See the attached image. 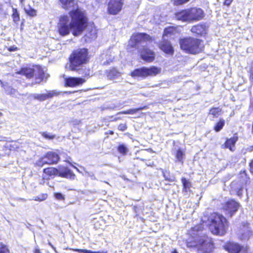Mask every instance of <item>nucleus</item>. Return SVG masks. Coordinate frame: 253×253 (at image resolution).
Here are the masks:
<instances>
[{
  "label": "nucleus",
  "instance_id": "1",
  "mask_svg": "<svg viewBox=\"0 0 253 253\" xmlns=\"http://www.w3.org/2000/svg\"><path fill=\"white\" fill-rule=\"evenodd\" d=\"M70 17H60L57 24L59 34L63 37L69 35L71 31L75 36L80 35L86 26L87 19L82 11H70Z\"/></svg>",
  "mask_w": 253,
  "mask_h": 253
},
{
  "label": "nucleus",
  "instance_id": "2",
  "mask_svg": "<svg viewBox=\"0 0 253 253\" xmlns=\"http://www.w3.org/2000/svg\"><path fill=\"white\" fill-rule=\"evenodd\" d=\"M203 227L198 225L193 227L190 231L191 239L187 242L189 248H196L202 253H210L213 249V244L211 238L203 233Z\"/></svg>",
  "mask_w": 253,
  "mask_h": 253
},
{
  "label": "nucleus",
  "instance_id": "3",
  "mask_svg": "<svg viewBox=\"0 0 253 253\" xmlns=\"http://www.w3.org/2000/svg\"><path fill=\"white\" fill-rule=\"evenodd\" d=\"M151 40L150 37L144 33H137L131 36L129 42L128 46L139 48V44L143 47L142 49H139L142 59L147 62H151L154 59L155 54L152 50L145 47L144 43Z\"/></svg>",
  "mask_w": 253,
  "mask_h": 253
},
{
  "label": "nucleus",
  "instance_id": "4",
  "mask_svg": "<svg viewBox=\"0 0 253 253\" xmlns=\"http://www.w3.org/2000/svg\"><path fill=\"white\" fill-rule=\"evenodd\" d=\"M210 229L215 235H223L228 227L226 219L221 214L216 212L212 213L209 218Z\"/></svg>",
  "mask_w": 253,
  "mask_h": 253
},
{
  "label": "nucleus",
  "instance_id": "5",
  "mask_svg": "<svg viewBox=\"0 0 253 253\" xmlns=\"http://www.w3.org/2000/svg\"><path fill=\"white\" fill-rule=\"evenodd\" d=\"M204 16V11L197 7L182 10L175 14L177 20L189 22L201 20Z\"/></svg>",
  "mask_w": 253,
  "mask_h": 253
},
{
  "label": "nucleus",
  "instance_id": "6",
  "mask_svg": "<svg viewBox=\"0 0 253 253\" xmlns=\"http://www.w3.org/2000/svg\"><path fill=\"white\" fill-rule=\"evenodd\" d=\"M88 60V53L86 48L77 49L73 52L70 57V68L72 71L78 70L77 67L86 63Z\"/></svg>",
  "mask_w": 253,
  "mask_h": 253
},
{
  "label": "nucleus",
  "instance_id": "7",
  "mask_svg": "<svg viewBox=\"0 0 253 253\" xmlns=\"http://www.w3.org/2000/svg\"><path fill=\"white\" fill-rule=\"evenodd\" d=\"M180 44L182 49L191 54L199 53L204 47L201 40L192 38L181 40Z\"/></svg>",
  "mask_w": 253,
  "mask_h": 253
},
{
  "label": "nucleus",
  "instance_id": "8",
  "mask_svg": "<svg viewBox=\"0 0 253 253\" xmlns=\"http://www.w3.org/2000/svg\"><path fill=\"white\" fill-rule=\"evenodd\" d=\"M16 74H19L25 76L27 78H31L35 76V82L37 84L40 83L43 79L44 73L42 68L39 66L34 68H24Z\"/></svg>",
  "mask_w": 253,
  "mask_h": 253
},
{
  "label": "nucleus",
  "instance_id": "9",
  "mask_svg": "<svg viewBox=\"0 0 253 253\" xmlns=\"http://www.w3.org/2000/svg\"><path fill=\"white\" fill-rule=\"evenodd\" d=\"M161 69L155 66L150 68L142 67L134 70L130 73L132 77L146 78L148 76H155L160 73Z\"/></svg>",
  "mask_w": 253,
  "mask_h": 253
},
{
  "label": "nucleus",
  "instance_id": "10",
  "mask_svg": "<svg viewBox=\"0 0 253 253\" xmlns=\"http://www.w3.org/2000/svg\"><path fill=\"white\" fill-rule=\"evenodd\" d=\"M59 160L58 154L55 152H48L44 157L40 158L36 162V165L40 167H42L45 164L52 165L56 164Z\"/></svg>",
  "mask_w": 253,
  "mask_h": 253
},
{
  "label": "nucleus",
  "instance_id": "11",
  "mask_svg": "<svg viewBox=\"0 0 253 253\" xmlns=\"http://www.w3.org/2000/svg\"><path fill=\"white\" fill-rule=\"evenodd\" d=\"M239 206V204L235 201L230 200L223 205L222 210L226 216L232 217L238 210Z\"/></svg>",
  "mask_w": 253,
  "mask_h": 253
},
{
  "label": "nucleus",
  "instance_id": "12",
  "mask_svg": "<svg viewBox=\"0 0 253 253\" xmlns=\"http://www.w3.org/2000/svg\"><path fill=\"white\" fill-rule=\"evenodd\" d=\"M123 5V0H109L108 10L110 14L116 15L121 11Z\"/></svg>",
  "mask_w": 253,
  "mask_h": 253
},
{
  "label": "nucleus",
  "instance_id": "13",
  "mask_svg": "<svg viewBox=\"0 0 253 253\" xmlns=\"http://www.w3.org/2000/svg\"><path fill=\"white\" fill-rule=\"evenodd\" d=\"M59 1L64 9L70 10V11H81L78 8L77 0H59Z\"/></svg>",
  "mask_w": 253,
  "mask_h": 253
},
{
  "label": "nucleus",
  "instance_id": "14",
  "mask_svg": "<svg viewBox=\"0 0 253 253\" xmlns=\"http://www.w3.org/2000/svg\"><path fill=\"white\" fill-rule=\"evenodd\" d=\"M85 80L81 78L69 77L65 78V85L70 87H75L82 84Z\"/></svg>",
  "mask_w": 253,
  "mask_h": 253
},
{
  "label": "nucleus",
  "instance_id": "15",
  "mask_svg": "<svg viewBox=\"0 0 253 253\" xmlns=\"http://www.w3.org/2000/svg\"><path fill=\"white\" fill-rule=\"evenodd\" d=\"M164 41L161 43L160 47L166 53L172 54L173 49L169 42L166 39H163Z\"/></svg>",
  "mask_w": 253,
  "mask_h": 253
},
{
  "label": "nucleus",
  "instance_id": "16",
  "mask_svg": "<svg viewBox=\"0 0 253 253\" xmlns=\"http://www.w3.org/2000/svg\"><path fill=\"white\" fill-rule=\"evenodd\" d=\"M96 37L97 31L96 28L92 26L88 28L84 36L85 41L87 42H89L95 39Z\"/></svg>",
  "mask_w": 253,
  "mask_h": 253
},
{
  "label": "nucleus",
  "instance_id": "17",
  "mask_svg": "<svg viewBox=\"0 0 253 253\" xmlns=\"http://www.w3.org/2000/svg\"><path fill=\"white\" fill-rule=\"evenodd\" d=\"M225 249L230 253H239L242 247L237 243L229 242L225 246Z\"/></svg>",
  "mask_w": 253,
  "mask_h": 253
},
{
  "label": "nucleus",
  "instance_id": "18",
  "mask_svg": "<svg viewBox=\"0 0 253 253\" xmlns=\"http://www.w3.org/2000/svg\"><path fill=\"white\" fill-rule=\"evenodd\" d=\"M240 238L242 240H247L252 235L253 232L250 230L249 224H247L244 226L241 231Z\"/></svg>",
  "mask_w": 253,
  "mask_h": 253
},
{
  "label": "nucleus",
  "instance_id": "19",
  "mask_svg": "<svg viewBox=\"0 0 253 253\" xmlns=\"http://www.w3.org/2000/svg\"><path fill=\"white\" fill-rule=\"evenodd\" d=\"M191 31L198 35L202 36L206 34L207 27L205 24H198L192 27Z\"/></svg>",
  "mask_w": 253,
  "mask_h": 253
},
{
  "label": "nucleus",
  "instance_id": "20",
  "mask_svg": "<svg viewBox=\"0 0 253 253\" xmlns=\"http://www.w3.org/2000/svg\"><path fill=\"white\" fill-rule=\"evenodd\" d=\"M238 140V137L234 136L232 138L227 139L224 144V146H222V148H228L231 151L234 150L235 144Z\"/></svg>",
  "mask_w": 253,
  "mask_h": 253
},
{
  "label": "nucleus",
  "instance_id": "21",
  "mask_svg": "<svg viewBox=\"0 0 253 253\" xmlns=\"http://www.w3.org/2000/svg\"><path fill=\"white\" fill-rule=\"evenodd\" d=\"M58 175L70 179H74L75 178V175L68 168H65L62 170H59Z\"/></svg>",
  "mask_w": 253,
  "mask_h": 253
},
{
  "label": "nucleus",
  "instance_id": "22",
  "mask_svg": "<svg viewBox=\"0 0 253 253\" xmlns=\"http://www.w3.org/2000/svg\"><path fill=\"white\" fill-rule=\"evenodd\" d=\"M106 73L108 79L110 80L118 79L121 76V73L115 68L107 70Z\"/></svg>",
  "mask_w": 253,
  "mask_h": 253
},
{
  "label": "nucleus",
  "instance_id": "23",
  "mask_svg": "<svg viewBox=\"0 0 253 253\" xmlns=\"http://www.w3.org/2000/svg\"><path fill=\"white\" fill-rule=\"evenodd\" d=\"M43 172L49 176H52L58 175V173H59V170L53 168H48L47 169H43Z\"/></svg>",
  "mask_w": 253,
  "mask_h": 253
},
{
  "label": "nucleus",
  "instance_id": "24",
  "mask_svg": "<svg viewBox=\"0 0 253 253\" xmlns=\"http://www.w3.org/2000/svg\"><path fill=\"white\" fill-rule=\"evenodd\" d=\"M221 109L219 107L212 108L210 109L209 115H211L212 118H217L221 114Z\"/></svg>",
  "mask_w": 253,
  "mask_h": 253
},
{
  "label": "nucleus",
  "instance_id": "25",
  "mask_svg": "<svg viewBox=\"0 0 253 253\" xmlns=\"http://www.w3.org/2000/svg\"><path fill=\"white\" fill-rule=\"evenodd\" d=\"M163 173L166 180L169 182L175 181V177L173 175L170 174L169 171L167 170L163 171Z\"/></svg>",
  "mask_w": 253,
  "mask_h": 253
},
{
  "label": "nucleus",
  "instance_id": "26",
  "mask_svg": "<svg viewBox=\"0 0 253 253\" xmlns=\"http://www.w3.org/2000/svg\"><path fill=\"white\" fill-rule=\"evenodd\" d=\"M181 181L183 186V190L186 192H188L191 186V182L184 177L182 178Z\"/></svg>",
  "mask_w": 253,
  "mask_h": 253
},
{
  "label": "nucleus",
  "instance_id": "27",
  "mask_svg": "<svg viewBox=\"0 0 253 253\" xmlns=\"http://www.w3.org/2000/svg\"><path fill=\"white\" fill-rule=\"evenodd\" d=\"M225 125V121L223 119H221L218 122L214 127V129L216 132L220 131Z\"/></svg>",
  "mask_w": 253,
  "mask_h": 253
},
{
  "label": "nucleus",
  "instance_id": "28",
  "mask_svg": "<svg viewBox=\"0 0 253 253\" xmlns=\"http://www.w3.org/2000/svg\"><path fill=\"white\" fill-rule=\"evenodd\" d=\"M46 99L52 98L54 96H58L60 92L56 90H53L48 91L47 93H45Z\"/></svg>",
  "mask_w": 253,
  "mask_h": 253
},
{
  "label": "nucleus",
  "instance_id": "29",
  "mask_svg": "<svg viewBox=\"0 0 253 253\" xmlns=\"http://www.w3.org/2000/svg\"><path fill=\"white\" fill-rule=\"evenodd\" d=\"M142 108H138V109H130L127 111H124L122 112H120L118 113V115L119 114H135L138 111L141 110Z\"/></svg>",
  "mask_w": 253,
  "mask_h": 253
},
{
  "label": "nucleus",
  "instance_id": "30",
  "mask_svg": "<svg viewBox=\"0 0 253 253\" xmlns=\"http://www.w3.org/2000/svg\"><path fill=\"white\" fill-rule=\"evenodd\" d=\"M32 97L37 100H38L40 101H43L44 100H46L45 94H32Z\"/></svg>",
  "mask_w": 253,
  "mask_h": 253
},
{
  "label": "nucleus",
  "instance_id": "31",
  "mask_svg": "<svg viewBox=\"0 0 253 253\" xmlns=\"http://www.w3.org/2000/svg\"><path fill=\"white\" fill-rule=\"evenodd\" d=\"M118 151L122 155H126L128 152V149L124 144L120 145L118 147Z\"/></svg>",
  "mask_w": 253,
  "mask_h": 253
},
{
  "label": "nucleus",
  "instance_id": "32",
  "mask_svg": "<svg viewBox=\"0 0 253 253\" xmlns=\"http://www.w3.org/2000/svg\"><path fill=\"white\" fill-rule=\"evenodd\" d=\"M25 11L26 13L30 16H34L36 15V11L31 7L28 6V7L25 8Z\"/></svg>",
  "mask_w": 253,
  "mask_h": 253
},
{
  "label": "nucleus",
  "instance_id": "33",
  "mask_svg": "<svg viewBox=\"0 0 253 253\" xmlns=\"http://www.w3.org/2000/svg\"><path fill=\"white\" fill-rule=\"evenodd\" d=\"M184 153L181 149H178L175 154L177 160L179 162H182Z\"/></svg>",
  "mask_w": 253,
  "mask_h": 253
},
{
  "label": "nucleus",
  "instance_id": "34",
  "mask_svg": "<svg viewBox=\"0 0 253 253\" xmlns=\"http://www.w3.org/2000/svg\"><path fill=\"white\" fill-rule=\"evenodd\" d=\"M47 194H42L41 195H40L38 196L34 197L32 200L37 201L41 202V201L45 200L47 198Z\"/></svg>",
  "mask_w": 253,
  "mask_h": 253
},
{
  "label": "nucleus",
  "instance_id": "35",
  "mask_svg": "<svg viewBox=\"0 0 253 253\" xmlns=\"http://www.w3.org/2000/svg\"><path fill=\"white\" fill-rule=\"evenodd\" d=\"M0 253H10L7 246L2 243H0Z\"/></svg>",
  "mask_w": 253,
  "mask_h": 253
},
{
  "label": "nucleus",
  "instance_id": "36",
  "mask_svg": "<svg viewBox=\"0 0 253 253\" xmlns=\"http://www.w3.org/2000/svg\"><path fill=\"white\" fill-rule=\"evenodd\" d=\"M12 18L13 21L16 22L19 20L20 17L18 12L16 9L13 8Z\"/></svg>",
  "mask_w": 253,
  "mask_h": 253
},
{
  "label": "nucleus",
  "instance_id": "37",
  "mask_svg": "<svg viewBox=\"0 0 253 253\" xmlns=\"http://www.w3.org/2000/svg\"><path fill=\"white\" fill-rule=\"evenodd\" d=\"M42 135L43 137L48 139H52L55 137V136L52 134L45 132H42Z\"/></svg>",
  "mask_w": 253,
  "mask_h": 253
},
{
  "label": "nucleus",
  "instance_id": "38",
  "mask_svg": "<svg viewBox=\"0 0 253 253\" xmlns=\"http://www.w3.org/2000/svg\"><path fill=\"white\" fill-rule=\"evenodd\" d=\"M172 30H173L172 28H170V27L165 29L164 30V33L163 38L166 39V37L168 36V34H170V33H172Z\"/></svg>",
  "mask_w": 253,
  "mask_h": 253
},
{
  "label": "nucleus",
  "instance_id": "39",
  "mask_svg": "<svg viewBox=\"0 0 253 253\" xmlns=\"http://www.w3.org/2000/svg\"><path fill=\"white\" fill-rule=\"evenodd\" d=\"M54 197L58 200L63 201L65 200L64 196L60 193H55Z\"/></svg>",
  "mask_w": 253,
  "mask_h": 253
},
{
  "label": "nucleus",
  "instance_id": "40",
  "mask_svg": "<svg viewBox=\"0 0 253 253\" xmlns=\"http://www.w3.org/2000/svg\"><path fill=\"white\" fill-rule=\"evenodd\" d=\"M79 253H101L100 252H93L90 250H84V249H77L76 250Z\"/></svg>",
  "mask_w": 253,
  "mask_h": 253
},
{
  "label": "nucleus",
  "instance_id": "41",
  "mask_svg": "<svg viewBox=\"0 0 253 253\" xmlns=\"http://www.w3.org/2000/svg\"><path fill=\"white\" fill-rule=\"evenodd\" d=\"M189 0H174V4L178 5L184 4L187 2H188Z\"/></svg>",
  "mask_w": 253,
  "mask_h": 253
},
{
  "label": "nucleus",
  "instance_id": "42",
  "mask_svg": "<svg viewBox=\"0 0 253 253\" xmlns=\"http://www.w3.org/2000/svg\"><path fill=\"white\" fill-rule=\"evenodd\" d=\"M5 91L7 94H15V93L16 92L15 89L12 88L10 86H8L6 88Z\"/></svg>",
  "mask_w": 253,
  "mask_h": 253
},
{
  "label": "nucleus",
  "instance_id": "43",
  "mask_svg": "<svg viewBox=\"0 0 253 253\" xmlns=\"http://www.w3.org/2000/svg\"><path fill=\"white\" fill-rule=\"evenodd\" d=\"M127 128V126L126 124H121L118 126V129L122 131L126 130Z\"/></svg>",
  "mask_w": 253,
  "mask_h": 253
},
{
  "label": "nucleus",
  "instance_id": "44",
  "mask_svg": "<svg viewBox=\"0 0 253 253\" xmlns=\"http://www.w3.org/2000/svg\"><path fill=\"white\" fill-rule=\"evenodd\" d=\"M250 80L253 82V66L252 67L250 70Z\"/></svg>",
  "mask_w": 253,
  "mask_h": 253
},
{
  "label": "nucleus",
  "instance_id": "45",
  "mask_svg": "<svg viewBox=\"0 0 253 253\" xmlns=\"http://www.w3.org/2000/svg\"><path fill=\"white\" fill-rule=\"evenodd\" d=\"M232 1L233 0H225L224 4L229 6L231 3Z\"/></svg>",
  "mask_w": 253,
  "mask_h": 253
},
{
  "label": "nucleus",
  "instance_id": "46",
  "mask_svg": "<svg viewBox=\"0 0 253 253\" xmlns=\"http://www.w3.org/2000/svg\"><path fill=\"white\" fill-rule=\"evenodd\" d=\"M250 171L251 172H253V160L252 161L250 164Z\"/></svg>",
  "mask_w": 253,
  "mask_h": 253
},
{
  "label": "nucleus",
  "instance_id": "47",
  "mask_svg": "<svg viewBox=\"0 0 253 253\" xmlns=\"http://www.w3.org/2000/svg\"><path fill=\"white\" fill-rule=\"evenodd\" d=\"M146 165L147 166L152 167L154 165V162H153L149 161V162L146 163Z\"/></svg>",
  "mask_w": 253,
  "mask_h": 253
},
{
  "label": "nucleus",
  "instance_id": "48",
  "mask_svg": "<svg viewBox=\"0 0 253 253\" xmlns=\"http://www.w3.org/2000/svg\"><path fill=\"white\" fill-rule=\"evenodd\" d=\"M248 150L249 151V152H252L253 151V146H250V147H249L248 148Z\"/></svg>",
  "mask_w": 253,
  "mask_h": 253
},
{
  "label": "nucleus",
  "instance_id": "49",
  "mask_svg": "<svg viewBox=\"0 0 253 253\" xmlns=\"http://www.w3.org/2000/svg\"><path fill=\"white\" fill-rule=\"evenodd\" d=\"M106 133L113 135L114 134V132L112 130H109Z\"/></svg>",
  "mask_w": 253,
  "mask_h": 253
},
{
  "label": "nucleus",
  "instance_id": "50",
  "mask_svg": "<svg viewBox=\"0 0 253 253\" xmlns=\"http://www.w3.org/2000/svg\"><path fill=\"white\" fill-rule=\"evenodd\" d=\"M65 161L67 162L68 163H69L71 165H72L75 169H76L78 171H79V169L77 168H76V167L75 166H73L71 163L68 161V160H65Z\"/></svg>",
  "mask_w": 253,
  "mask_h": 253
},
{
  "label": "nucleus",
  "instance_id": "51",
  "mask_svg": "<svg viewBox=\"0 0 253 253\" xmlns=\"http://www.w3.org/2000/svg\"><path fill=\"white\" fill-rule=\"evenodd\" d=\"M34 253H41L40 250L38 249H36L35 250Z\"/></svg>",
  "mask_w": 253,
  "mask_h": 253
},
{
  "label": "nucleus",
  "instance_id": "52",
  "mask_svg": "<svg viewBox=\"0 0 253 253\" xmlns=\"http://www.w3.org/2000/svg\"><path fill=\"white\" fill-rule=\"evenodd\" d=\"M20 3H21V4L22 5H23V3H24V0H20Z\"/></svg>",
  "mask_w": 253,
  "mask_h": 253
},
{
  "label": "nucleus",
  "instance_id": "53",
  "mask_svg": "<svg viewBox=\"0 0 253 253\" xmlns=\"http://www.w3.org/2000/svg\"><path fill=\"white\" fill-rule=\"evenodd\" d=\"M119 119H120V118H114L113 119V121H117Z\"/></svg>",
  "mask_w": 253,
  "mask_h": 253
},
{
  "label": "nucleus",
  "instance_id": "54",
  "mask_svg": "<svg viewBox=\"0 0 253 253\" xmlns=\"http://www.w3.org/2000/svg\"><path fill=\"white\" fill-rule=\"evenodd\" d=\"M172 253H178L176 251H174Z\"/></svg>",
  "mask_w": 253,
  "mask_h": 253
},
{
  "label": "nucleus",
  "instance_id": "55",
  "mask_svg": "<svg viewBox=\"0 0 253 253\" xmlns=\"http://www.w3.org/2000/svg\"><path fill=\"white\" fill-rule=\"evenodd\" d=\"M9 50H10V51H13V48H12L11 47V48L9 49Z\"/></svg>",
  "mask_w": 253,
  "mask_h": 253
},
{
  "label": "nucleus",
  "instance_id": "56",
  "mask_svg": "<svg viewBox=\"0 0 253 253\" xmlns=\"http://www.w3.org/2000/svg\"><path fill=\"white\" fill-rule=\"evenodd\" d=\"M48 178H46L45 177H43V179H47Z\"/></svg>",
  "mask_w": 253,
  "mask_h": 253
},
{
  "label": "nucleus",
  "instance_id": "57",
  "mask_svg": "<svg viewBox=\"0 0 253 253\" xmlns=\"http://www.w3.org/2000/svg\"><path fill=\"white\" fill-rule=\"evenodd\" d=\"M241 194V192H240L239 191L238 192V195H240Z\"/></svg>",
  "mask_w": 253,
  "mask_h": 253
},
{
  "label": "nucleus",
  "instance_id": "58",
  "mask_svg": "<svg viewBox=\"0 0 253 253\" xmlns=\"http://www.w3.org/2000/svg\"><path fill=\"white\" fill-rule=\"evenodd\" d=\"M241 194V192H240L239 191L238 192V195H240Z\"/></svg>",
  "mask_w": 253,
  "mask_h": 253
},
{
  "label": "nucleus",
  "instance_id": "59",
  "mask_svg": "<svg viewBox=\"0 0 253 253\" xmlns=\"http://www.w3.org/2000/svg\"><path fill=\"white\" fill-rule=\"evenodd\" d=\"M1 115V113H0V115Z\"/></svg>",
  "mask_w": 253,
  "mask_h": 253
}]
</instances>
